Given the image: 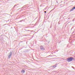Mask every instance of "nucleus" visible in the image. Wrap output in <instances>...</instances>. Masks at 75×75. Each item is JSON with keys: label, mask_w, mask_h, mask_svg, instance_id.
I'll return each instance as SVG.
<instances>
[{"label": "nucleus", "mask_w": 75, "mask_h": 75, "mask_svg": "<svg viewBox=\"0 0 75 75\" xmlns=\"http://www.w3.org/2000/svg\"><path fill=\"white\" fill-rule=\"evenodd\" d=\"M73 59V58L72 57H70V58H69L67 59V61H68L69 62H70L72 61Z\"/></svg>", "instance_id": "f257e3e1"}, {"label": "nucleus", "mask_w": 75, "mask_h": 75, "mask_svg": "<svg viewBox=\"0 0 75 75\" xmlns=\"http://www.w3.org/2000/svg\"><path fill=\"white\" fill-rule=\"evenodd\" d=\"M45 13H46V11H45Z\"/></svg>", "instance_id": "6e6552de"}, {"label": "nucleus", "mask_w": 75, "mask_h": 75, "mask_svg": "<svg viewBox=\"0 0 75 75\" xmlns=\"http://www.w3.org/2000/svg\"><path fill=\"white\" fill-rule=\"evenodd\" d=\"M16 6H17V5H15V6H14L13 7H14V8L15 7H16Z\"/></svg>", "instance_id": "423d86ee"}, {"label": "nucleus", "mask_w": 75, "mask_h": 75, "mask_svg": "<svg viewBox=\"0 0 75 75\" xmlns=\"http://www.w3.org/2000/svg\"><path fill=\"white\" fill-rule=\"evenodd\" d=\"M40 48L42 50H45V49L42 46H40Z\"/></svg>", "instance_id": "7ed1b4c3"}, {"label": "nucleus", "mask_w": 75, "mask_h": 75, "mask_svg": "<svg viewBox=\"0 0 75 75\" xmlns=\"http://www.w3.org/2000/svg\"><path fill=\"white\" fill-rule=\"evenodd\" d=\"M22 21H20V22H22Z\"/></svg>", "instance_id": "0eeeda50"}, {"label": "nucleus", "mask_w": 75, "mask_h": 75, "mask_svg": "<svg viewBox=\"0 0 75 75\" xmlns=\"http://www.w3.org/2000/svg\"><path fill=\"white\" fill-rule=\"evenodd\" d=\"M12 55V52H10V53L9 54V55H8V59L11 57V56Z\"/></svg>", "instance_id": "f03ea898"}, {"label": "nucleus", "mask_w": 75, "mask_h": 75, "mask_svg": "<svg viewBox=\"0 0 75 75\" xmlns=\"http://www.w3.org/2000/svg\"><path fill=\"white\" fill-rule=\"evenodd\" d=\"M75 8V7L74 8H73L71 9L70 10V11H73L74 9Z\"/></svg>", "instance_id": "20e7f679"}, {"label": "nucleus", "mask_w": 75, "mask_h": 75, "mask_svg": "<svg viewBox=\"0 0 75 75\" xmlns=\"http://www.w3.org/2000/svg\"><path fill=\"white\" fill-rule=\"evenodd\" d=\"M21 72L23 73H24V72H25V71H24V70H23L21 71Z\"/></svg>", "instance_id": "39448f33"}]
</instances>
